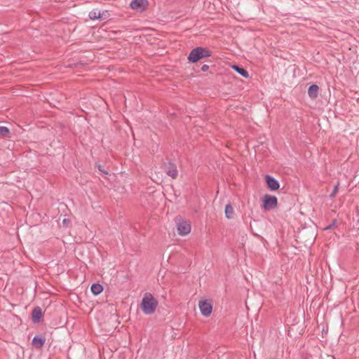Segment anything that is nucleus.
<instances>
[{
    "mask_svg": "<svg viewBox=\"0 0 359 359\" xmlns=\"http://www.w3.org/2000/svg\"><path fill=\"white\" fill-rule=\"evenodd\" d=\"M158 304V300L151 293L144 294L140 304L142 312L150 315L155 312Z\"/></svg>",
    "mask_w": 359,
    "mask_h": 359,
    "instance_id": "f257e3e1",
    "label": "nucleus"
},
{
    "mask_svg": "<svg viewBox=\"0 0 359 359\" xmlns=\"http://www.w3.org/2000/svg\"><path fill=\"white\" fill-rule=\"evenodd\" d=\"M209 56H210V52L208 49L197 47L191 51L188 60L189 62L195 63L199 60Z\"/></svg>",
    "mask_w": 359,
    "mask_h": 359,
    "instance_id": "f03ea898",
    "label": "nucleus"
},
{
    "mask_svg": "<svg viewBox=\"0 0 359 359\" xmlns=\"http://www.w3.org/2000/svg\"><path fill=\"white\" fill-rule=\"evenodd\" d=\"M262 208L264 211L273 210L278 206V198L275 196L265 194L262 198Z\"/></svg>",
    "mask_w": 359,
    "mask_h": 359,
    "instance_id": "7ed1b4c3",
    "label": "nucleus"
},
{
    "mask_svg": "<svg viewBox=\"0 0 359 359\" xmlns=\"http://www.w3.org/2000/svg\"><path fill=\"white\" fill-rule=\"evenodd\" d=\"M200 311L204 317H209L212 312V304L210 300L202 299L198 302Z\"/></svg>",
    "mask_w": 359,
    "mask_h": 359,
    "instance_id": "20e7f679",
    "label": "nucleus"
},
{
    "mask_svg": "<svg viewBox=\"0 0 359 359\" xmlns=\"http://www.w3.org/2000/svg\"><path fill=\"white\" fill-rule=\"evenodd\" d=\"M148 5V0H133L130 2V6L133 10L137 12H143L147 9Z\"/></svg>",
    "mask_w": 359,
    "mask_h": 359,
    "instance_id": "39448f33",
    "label": "nucleus"
},
{
    "mask_svg": "<svg viewBox=\"0 0 359 359\" xmlns=\"http://www.w3.org/2000/svg\"><path fill=\"white\" fill-rule=\"evenodd\" d=\"M191 229V224L187 221L182 220L177 223V232L180 236L188 235Z\"/></svg>",
    "mask_w": 359,
    "mask_h": 359,
    "instance_id": "423d86ee",
    "label": "nucleus"
},
{
    "mask_svg": "<svg viewBox=\"0 0 359 359\" xmlns=\"http://www.w3.org/2000/svg\"><path fill=\"white\" fill-rule=\"evenodd\" d=\"M266 182L268 185V187L272 190L276 191L279 188V184L276 180H275L273 177L267 175L266 176Z\"/></svg>",
    "mask_w": 359,
    "mask_h": 359,
    "instance_id": "0eeeda50",
    "label": "nucleus"
},
{
    "mask_svg": "<svg viewBox=\"0 0 359 359\" xmlns=\"http://www.w3.org/2000/svg\"><path fill=\"white\" fill-rule=\"evenodd\" d=\"M107 13L106 12L101 13L100 11L93 10L90 12L89 17L91 20L96 19H105L107 18Z\"/></svg>",
    "mask_w": 359,
    "mask_h": 359,
    "instance_id": "6e6552de",
    "label": "nucleus"
},
{
    "mask_svg": "<svg viewBox=\"0 0 359 359\" xmlns=\"http://www.w3.org/2000/svg\"><path fill=\"white\" fill-rule=\"evenodd\" d=\"M318 91H319V87L317 85H316V84L311 85L309 88V90H308L309 96L311 99L314 100L318 97Z\"/></svg>",
    "mask_w": 359,
    "mask_h": 359,
    "instance_id": "1a4fd4ad",
    "label": "nucleus"
},
{
    "mask_svg": "<svg viewBox=\"0 0 359 359\" xmlns=\"http://www.w3.org/2000/svg\"><path fill=\"white\" fill-rule=\"evenodd\" d=\"M166 172H167L168 175L171 177L172 179L177 178V175H178L177 167L174 164L168 165Z\"/></svg>",
    "mask_w": 359,
    "mask_h": 359,
    "instance_id": "9d476101",
    "label": "nucleus"
},
{
    "mask_svg": "<svg viewBox=\"0 0 359 359\" xmlns=\"http://www.w3.org/2000/svg\"><path fill=\"white\" fill-rule=\"evenodd\" d=\"M225 216L227 219H231L234 216V209L231 204H227L225 206Z\"/></svg>",
    "mask_w": 359,
    "mask_h": 359,
    "instance_id": "9b49d317",
    "label": "nucleus"
},
{
    "mask_svg": "<svg viewBox=\"0 0 359 359\" xmlns=\"http://www.w3.org/2000/svg\"><path fill=\"white\" fill-rule=\"evenodd\" d=\"M42 316L41 309L39 307H36L33 310L32 319L34 322L37 323L40 320Z\"/></svg>",
    "mask_w": 359,
    "mask_h": 359,
    "instance_id": "f8f14e48",
    "label": "nucleus"
},
{
    "mask_svg": "<svg viewBox=\"0 0 359 359\" xmlns=\"http://www.w3.org/2000/svg\"><path fill=\"white\" fill-rule=\"evenodd\" d=\"M103 291V287L102 285L98 283H94L91 286V292L95 295L100 294Z\"/></svg>",
    "mask_w": 359,
    "mask_h": 359,
    "instance_id": "ddd939ff",
    "label": "nucleus"
},
{
    "mask_svg": "<svg viewBox=\"0 0 359 359\" xmlns=\"http://www.w3.org/2000/svg\"><path fill=\"white\" fill-rule=\"evenodd\" d=\"M45 343V339L40 337H34L32 340V345L36 348H41Z\"/></svg>",
    "mask_w": 359,
    "mask_h": 359,
    "instance_id": "4468645a",
    "label": "nucleus"
},
{
    "mask_svg": "<svg viewBox=\"0 0 359 359\" xmlns=\"http://www.w3.org/2000/svg\"><path fill=\"white\" fill-rule=\"evenodd\" d=\"M231 68L234 69L236 72H238L240 75L243 76L244 78H248L249 74L248 72L243 68L239 67L236 65H232Z\"/></svg>",
    "mask_w": 359,
    "mask_h": 359,
    "instance_id": "2eb2a0df",
    "label": "nucleus"
},
{
    "mask_svg": "<svg viewBox=\"0 0 359 359\" xmlns=\"http://www.w3.org/2000/svg\"><path fill=\"white\" fill-rule=\"evenodd\" d=\"M9 133V130L8 128L5 126H1L0 127V134L5 136Z\"/></svg>",
    "mask_w": 359,
    "mask_h": 359,
    "instance_id": "dca6fc26",
    "label": "nucleus"
},
{
    "mask_svg": "<svg viewBox=\"0 0 359 359\" xmlns=\"http://www.w3.org/2000/svg\"><path fill=\"white\" fill-rule=\"evenodd\" d=\"M337 190V187H336L334 188V190L333 191V193H332V195H331V196H332V197L334 196V195H335V194H336Z\"/></svg>",
    "mask_w": 359,
    "mask_h": 359,
    "instance_id": "f3484780",
    "label": "nucleus"
},
{
    "mask_svg": "<svg viewBox=\"0 0 359 359\" xmlns=\"http://www.w3.org/2000/svg\"><path fill=\"white\" fill-rule=\"evenodd\" d=\"M208 68V66L207 65H204L203 67H202V70L203 71H205Z\"/></svg>",
    "mask_w": 359,
    "mask_h": 359,
    "instance_id": "a211bd4d",
    "label": "nucleus"
},
{
    "mask_svg": "<svg viewBox=\"0 0 359 359\" xmlns=\"http://www.w3.org/2000/svg\"><path fill=\"white\" fill-rule=\"evenodd\" d=\"M67 220L66 219H63V223L67 224Z\"/></svg>",
    "mask_w": 359,
    "mask_h": 359,
    "instance_id": "6ab92c4d",
    "label": "nucleus"
}]
</instances>
